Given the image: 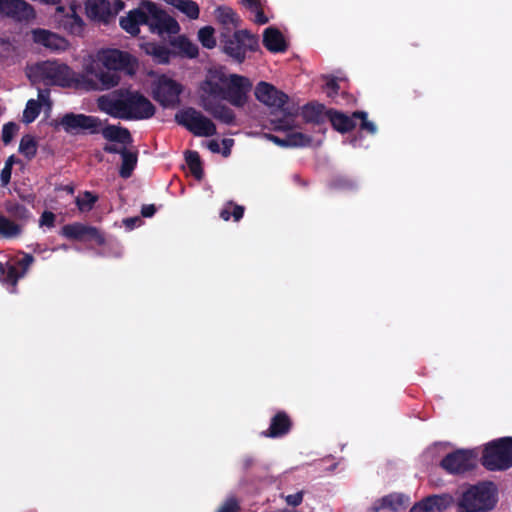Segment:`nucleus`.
Instances as JSON below:
<instances>
[{
    "mask_svg": "<svg viewBox=\"0 0 512 512\" xmlns=\"http://www.w3.org/2000/svg\"><path fill=\"white\" fill-rule=\"evenodd\" d=\"M98 107L108 115L124 120L149 119L155 114V106L138 91L120 88L98 98Z\"/></svg>",
    "mask_w": 512,
    "mask_h": 512,
    "instance_id": "nucleus-1",
    "label": "nucleus"
},
{
    "mask_svg": "<svg viewBox=\"0 0 512 512\" xmlns=\"http://www.w3.org/2000/svg\"><path fill=\"white\" fill-rule=\"evenodd\" d=\"M220 44L223 52L237 63H243L247 52H256L259 49V38L248 30H236L222 32Z\"/></svg>",
    "mask_w": 512,
    "mask_h": 512,
    "instance_id": "nucleus-2",
    "label": "nucleus"
},
{
    "mask_svg": "<svg viewBox=\"0 0 512 512\" xmlns=\"http://www.w3.org/2000/svg\"><path fill=\"white\" fill-rule=\"evenodd\" d=\"M496 504V488L492 483L469 487L459 500L461 512H486Z\"/></svg>",
    "mask_w": 512,
    "mask_h": 512,
    "instance_id": "nucleus-3",
    "label": "nucleus"
},
{
    "mask_svg": "<svg viewBox=\"0 0 512 512\" xmlns=\"http://www.w3.org/2000/svg\"><path fill=\"white\" fill-rule=\"evenodd\" d=\"M482 464L489 470H506L512 466V437L500 438L485 446Z\"/></svg>",
    "mask_w": 512,
    "mask_h": 512,
    "instance_id": "nucleus-4",
    "label": "nucleus"
},
{
    "mask_svg": "<svg viewBox=\"0 0 512 512\" xmlns=\"http://www.w3.org/2000/svg\"><path fill=\"white\" fill-rule=\"evenodd\" d=\"M175 121L197 137H211L217 133L214 122L193 107L177 112Z\"/></svg>",
    "mask_w": 512,
    "mask_h": 512,
    "instance_id": "nucleus-5",
    "label": "nucleus"
},
{
    "mask_svg": "<svg viewBox=\"0 0 512 512\" xmlns=\"http://www.w3.org/2000/svg\"><path fill=\"white\" fill-rule=\"evenodd\" d=\"M146 15L149 31L153 34L163 36L164 34L175 35L180 31V25L165 10L156 3L146 0Z\"/></svg>",
    "mask_w": 512,
    "mask_h": 512,
    "instance_id": "nucleus-6",
    "label": "nucleus"
},
{
    "mask_svg": "<svg viewBox=\"0 0 512 512\" xmlns=\"http://www.w3.org/2000/svg\"><path fill=\"white\" fill-rule=\"evenodd\" d=\"M34 71L37 76L49 85L70 87L74 84V72L64 63L57 61H44L36 64Z\"/></svg>",
    "mask_w": 512,
    "mask_h": 512,
    "instance_id": "nucleus-7",
    "label": "nucleus"
},
{
    "mask_svg": "<svg viewBox=\"0 0 512 512\" xmlns=\"http://www.w3.org/2000/svg\"><path fill=\"white\" fill-rule=\"evenodd\" d=\"M97 58L107 70L124 72L127 75H134L138 66L137 59L127 51L116 48L101 49Z\"/></svg>",
    "mask_w": 512,
    "mask_h": 512,
    "instance_id": "nucleus-8",
    "label": "nucleus"
},
{
    "mask_svg": "<svg viewBox=\"0 0 512 512\" xmlns=\"http://www.w3.org/2000/svg\"><path fill=\"white\" fill-rule=\"evenodd\" d=\"M36 17L34 7L25 0H0V18L29 23Z\"/></svg>",
    "mask_w": 512,
    "mask_h": 512,
    "instance_id": "nucleus-9",
    "label": "nucleus"
},
{
    "mask_svg": "<svg viewBox=\"0 0 512 512\" xmlns=\"http://www.w3.org/2000/svg\"><path fill=\"white\" fill-rule=\"evenodd\" d=\"M182 85L177 81L161 76L153 87L152 96L163 107H173L179 103Z\"/></svg>",
    "mask_w": 512,
    "mask_h": 512,
    "instance_id": "nucleus-10",
    "label": "nucleus"
},
{
    "mask_svg": "<svg viewBox=\"0 0 512 512\" xmlns=\"http://www.w3.org/2000/svg\"><path fill=\"white\" fill-rule=\"evenodd\" d=\"M59 124L67 133H77L81 130H87L91 134H96L100 131L101 121L95 116L70 112L63 115Z\"/></svg>",
    "mask_w": 512,
    "mask_h": 512,
    "instance_id": "nucleus-11",
    "label": "nucleus"
},
{
    "mask_svg": "<svg viewBox=\"0 0 512 512\" xmlns=\"http://www.w3.org/2000/svg\"><path fill=\"white\" fill-rule=\"evenodd\" d=\"M255 97L263 104L281 109L285 114L292 115L293 112L286 107L289 97L284 92L278 90L272 84L260 82L255 88Z\"/></svg>",
    "mask_w": 512,
    "mask_h": 512,
    "instance_id": "nucleus-12",
    "label": "nucleus"
},
{
    "mask_svg": "<svg viewBox=\"0 0 512 512\" xmlns=\"http://www.w3.org/2000/svg\"><path fill=\"white\" fill-rule=\"evenodd\" d=\"M251 88L248 78L233 74L230 76V83L225 87L223 100L228 101L235 107H243L247 102V93Z\"/></svg>",
    "mask_w": 512,
    "mask_h": 512,
    "instance_id": "nucleus-13",
    "label": "nucleus"
},
{
    "mask_svg": "<svg viewBox=\"0 0 512 512\" xmlns=\"http://www.w3.org/2000/svg\"><path fill=\"white\" fill-rule=\"evenodd\" d=\"M60 234L68 239L77 241L93 240L98 245L105 243L104 236L96 227L88 226L79 222L64 225Z\"/></svg>",
    "mask_w": 512,
    "mask_h": 512,
    "instance_id": "nucleus-14",
    "label": "nucleus"
},
{
    "mask_svg": "<svg viewBox=\"0 0 512 512\" xmlns=\"http://www.w3.org/2000/svg\"><path fill=\"white\" fill-rule=\"evenodd\" d=\"M440 465L451 474L463 473L473 468L474 456L468 450H457L446 455Z\"/></svg>",
    "mask_w": 512,
    "mask_h": 512,
    "instance_id": "nucleus-15",
    "label": "nucleus"
},
{
    "mask_svg": "<svg viewBox=\"0 0 512 512\" xmlns=\"http://www.w3.org/2000/svg\"><path fill=\"white\" fill-rule=\"evenodd\" d=\"M146 22V0L141 1L137 8L128 11L126 16L119 20L120 27L131 36H137L140 33V26Z\"/></svg>",
    "mask_w": 512,
    "mask_h": 512,
    "instance_id": "nucleus-16",
    "label": "nucleus"
},
{
    "mask_svg": "<svg viewBox=\"0 0 512 512\" xmlns=\"http://www.w3.org/2000/svg\"><path fill=\"white\" fill-rule=\"evenodd\" d=\"M201 106L203 109L212 115L216 120L226 124L233 125L236 120L234 111L228 106L209 99L205 96H200Z\"/></svg>",
    "mask_w": 512,
    "mask_h": 512,
    "instance_id": "nucleus-17",
    "label": "nucleus"
},
{
    "mask_svg": "<svg viewBox=\"0 0 512 512\" xmlns=\"http://www.w3.org/2000/svg\"><path fill=\"white\" fill-rule=\"evenodd\" d=\"M452 503L453 498L448 494L432 495L415 504L410 512H441Z\"/></svg>",
    "mask_w": 512,
    "mask_h": 512,
    "instance_id": "nucleus-18",
    "label": "nucleus"
},
{
    "mask_svg": "<svg viewBox=\"0 0 512 512\" xmlns=\"http://www.w3.org/2000/svg\"><path fill=\"white\" fill-rule=\"evenodd\" d=\"M33 38L36 43H39L52 51H65L69 46V43L65 38L45 29H35L33 31Z\"/></svg>",
    "mask_w": 512,
    "mask_h": 512,
    "instance_id": "nucleus-19",
    "label": "nucleus"
},
{
    "mask_svg": "<svg viewBox=\"0 0 512 512\" xmlns=\"http://www.w3.org/2000/svg\"><path fill=\"white\" fill-rule=\"evenodd\" d=\"M85 10L91 20L108 23L113 17V10L108 0H87Z\"/></svg>",
    "mask_w": 512,
    "mask_h": 512,
    "instance_id": "nucleus-20",
    "label": "nucleus"
},
{
    "mask_svg": "<svg viewBox=\"0 0 512 512\" xmlns=\"http://www.w3.org/2000/svg\"><path fill=\"white\" fill-rule=\"evenodd\" d=\"M100 71L101 68L99 67V64L95 61H90L84 64L83 71L81 73L74 72V84L86 89H96V80Z\"/></svg>",
    "mask_w": 512,
    "mask_h": 512,
    "instance_id": "nucleus-21",
    "label": "nucleus"
},
{
    "mask_svg": "<svg viewBox=\"0 0 512 512\" xmlns=\"http://www.w3.org/2000/svg\"><path fill=\"white\" fill-rule=\"evenodd\" d=\"M408 504L409 498L407 496L401 493H392L376 501L372 509L374 512H379L382 509L399 512L406 509Z\"/></svg>",
    "mask_w": 512,
    "mask_h": 512,
    "instance_id": "nucleus-22",
    "label": "nucleus"
},
{
    "mask_svg": "<svg viewBox=\"0 0 512 512\" xmlns=\"http://www.w3.org/2000/svg\"><path fill=\"white\" fill-rule=\"evenodd\" d=\"M263 45L271 53H283L288 45L279 29L268 27L263 32Z\"/></svg>",
    "mask_w": 512,
    "mask_h": 512,
    "instance_id": "nucleus-23",
    "label": "nucleus"
},
{
    "mask_svg": "<svg viewBox=\"0 0 512 512\" xmlns=\"http://www.w3.org/2000/svg\"><path fill=\"white\" fill-rule=\"evenodd\" d=\"M140 48L146 55L151 56L157 64H168L171 56L174 55L166 45L156 42H144L140 45Z\"/></svg>",
    "mask_w": 512,
    "mask_h": 512,
    "instance_id": "nucleus-24",
    "label": "nucleus"
},
{
    "mask_svg": "<svg viewBox=\"0 0 512 512\" xmlns=\"http://www.w3.org/2000/svg\"><path fill=\"white\" fill-rule=\"evenodd\" d=\"M327 119L332 127L340 133L350 132L356 127V118L353 117V114L348 116L343 112L329 109L327 110Z\"/></svg>",
    "mask_w": 512,
    "mask_h": 512,
    "instance_id": "nucleus-25",
    "label": "nucleus"
},
{
    "mask_svg": "<svg viewBox=\"0 0 512 512\" xmlns=\"http://www.w3.org/2000/svg\"><path fill=\"white\" fill-rule=\"evenodd\" d=\"M5 212L9 215V218L22 227L26 225L32 218L31 211L23 204L15 200H6L3 204Z\"/></svg>",
    "mask_w": 512,
    "mask_h": 512,
    "instance_id": "nucleus-26",
    "label": "nucleus"
},
{
    "mask_svg": "<svg viewBox=\"0 0 512 512\" xmlns=\"http://www.w3.org/2000/svg\"><path fill=\"white\" fill-rule=\"evenodd\" d=\"M302 118L306 123L322 125L327 118L325 106L320 103H307L302 107Z\"/></svg>",
    "mask_w": 512,
    "mask_h": 512,
    "instance_id": "nucleus-27",
    "label": "nucleus"
},
{
    "mask_svg": "<svg viewBox=\"0 0 512 512\" xmlns=\"http://www.w3.org/2000/svg\"><path fill=\"white\" fill-rule=\"evenodd\" d=\"M101 134L107 141L117 142L123 145H129L133 141L130 131L121 126L109 124L101 130Z\"/></svg>",
    "mask_w": 512,
    "mask_h": 512,
    "instance_id": "nucleus-28",
    "label": "nucleus"
},
{
    "mask_svg": "<svg viewBox=\"0 0 512 512\" xmlns=\"http://www.w3.org/2000/svg\"><path fill=\"white\" fill-rule=\"evenodd\" d=\"M215 17L217 21L223 25L227 31L231 30V27H238L240 25V18L237 13L228 6H219L215 10Z\"/></svg>",
    "mask_w": 512,
    "mask_h": 512,
    "instance_id": "nucleus-29",
    "label": "nucleus"
},
{
    "mask_svg": "<svg viewBox=\"0 0 512 512\" xmlns=\"http://www.w3.org/2000/svg\"><path fill=\"white\" fill-rule=\"evenodd\" d=\"M22 234V225L0 213V238L12 239Z\"/></svg>",
    "mask_w": 512,
    "mask_h": 512,
    "instance_id": "nucleus-30",
    "label": "nucleus"
},
{
    "mask_svg": "<svg viewBox=\"0 0 512 512\" xmlns=\"http://www.w3.org/2000/svg\"><path fill=\"white\" fill-rule=\"evenodd\" d=\"M122 163L119 169L120 177L127 179L131 177L134 169L136 168L138 161L137 152H132L123 147V151L121 154Z\"/></svg>",
    "mask_w": 512,
    "mask_h": 512,
    "instance_id": "nucleus-31",
    "label": "nucleus"
},
{
    "mask_svg": "<svg viewBox=\"0 0 512 512\" xmlns=\"http://www.w3.org/2000/svg\"><path fill=\"white\" fill-rule=\"evenodd\" d=\"M62 26L68 33L81 36L84 32L85 24L83 19L72 9V13L66 15L62 20Z\"/></svg>",
    "mask_w": 512,
    "mask_h": 512,
    "instance_id": "nucleus-32",
    "label": "nucleus"
},
{
    "mask_svg": "<svg viewBox=\"0 0 512 512\" xmlns=\"http://www.w3.org/2000/svg\"><path fill=\"white\" fill-rule=\"evenodd\" d=\"M171 45L179 50L182 56L195 58L198 56L199 50L197 45L192 43L187 37L179 36L171 41Z\"/></svg>",
    "mask_w": 512,
    "mask_h": 512,
    "instance_id": "nucleus-33",
    "label": "nucleus"
},
{
    "mask_svg": "<svg viewBox=\"0 0 512 512\" xmlns=\"http://www.w3.org/2000/svg\"><path fill=\"white\" fill-rule=\"evenodd\" d=\"M185 161L194 178L201 180L204 176V171L199 153L197 151L187 150L185 152Z\"/></svg>",
    "mask_w": 512,
    "mask_h": 512,
    "instance_id": "nucleus-34",
    "label": "nucleus"
},
{
    "mask_svg": "<svg viewBox=\"0 0 512 512\" xmlns=\"http://www.w3.org/2000/svg\"><path fill=\"white\" fill-rule=\"evenodd\" d=\"M200 89L202 91L201 96L213 100L216 98L223 100L225 87L216 81L207 78L201 83Z\"/></svg>",
    "mask_w": 512,
    "mask_h": 512,
    "instance_id": "nucleus-35",
    "label": "nucleus"
},
{
    "mask_svg": "<svg viewBox=\"0 0 512 512\" xmlns=\"http://www.w3.org/2000/svg\"><path fill=\"white\" fill-rule=\"evenodd\" d=\"M23 276V273H21L15 265L0 261V279L3 282L15 286L18 280Z\"/></svg>",
    "mask_w": 512,
    "mask_h": 512,
    "instance_id": "nucleus-36",
    "label": "nucleus"
},
{
    "mask_svg": "<svg viewBox=\"0 0 512 512\" xmlns=\"http://www.w3.org/2000/svg\"><path fill=\"white\" fill-rule=\"evenodd\" d=\"M37 148V142L32 135L26 134L21 138L19 152L28 160H31L36 156Z\"/></svg>",
    "mask_w": 512,
    "mask_h": 512,
    "instance_id": "nucleus-37",
    "label": "nucleus"
},
{
    "mask_svg": "<svg viewBox=\"0 0 512 512\" xmlns=\"http://www.w3.org/2000/svg\"><path fill=\"white\" fill-rule=\"evenodd\" d=\"M262 2L263 0H242L248 9L255 13L254 22L259 25H264L269 21L264 13Z\"/></svg>",
    "mask_w": 512,
    "mask_h": 512,
    "instance_id": "nucleus-38",
    "label": "nucleus"
},
{
    "mask_svg": "<svg viewBox=\"0 0 512 512\" xmlns=\"http://www.w3.org/2000/svg\"><path fill=\"white\" fill-rule=\"evenodd\" d=\"M288 418H273L270 428L265 433L268 437H278L285 434L290 429Z\"/></svg>",
    "mask_w": 512,
    "mask_h": 512,
    "instance_id": "nucleus-39",
    "label": "nucleus"
},
{
    "mask_svg": "<svg viewBox=\"0 0 512 512\" xmlns=\"http://www.w3.org/2000/svg\"><path fill=\"white\" fill-rule=\"evenodd\" d=\"M97 82L101 83L103 89H110L119 84L120 76L116 71H104L103 69H101L100 73H98L96 83Z\"/></svg>",
    "mask_w": 512,
    "mask_h": 512,
    "instance_id": "nucleus-40",
    "label": "nucleus"
},
{
    "mask_svg": "<svg viewBox=\"0 0 512 512\" xmlns=\"http://www.w3.org/2000/svg\"><path fill=\"white\" fill-rule=\"evenodd\" d=\"M98 201V196L90 191H85L81 196L75 200L76 206L81 212H89L93 209L95 203Z\"/></svg>",
    "mask_w": 512,
    "mask_h": 512,
    "instance_id": "nucleus-41",
    "label": "nucleus"
},
{
    "mask_svg": "<svg viewBox=\"0 0 512 512\" xmlns=\"http://www.w3.org/2000/svg\"><path fill=\"white\" fill-rule=\"evenodd\" d=\"M244 215V207L228 202L227 205L221 210L220 217L224 221L230 220L233 217L235 222L239 221Z\"/></svg>",
    "mask_w": 512,
    "mask_h": 512,
    "instance_id": "nucleus-42",
    "label": "nucleus"
},
{
    "mask_svg": "<svg viewBox=\"0 0 512 512\" xmlns=\"http://www.w3.org/2000/svg\"><path fill=\"white\" fill-rule=\"evenodd\" d=\"M40 111L41 104L37 100H28L23 111V122L26 124L32 123L39 116Z\"/></svg>",
    "mask_w": 512,
    "mask_h": 512,
    "instance_id": "nucleus-43",
    "label": "nucleus"
},
{
    "mask_svg": "<svg viewBox=\"0 0 512 512\" xmlns=\"http://www.w3.org/2000/svg\"><path fill=\"white\" fill-rule=\"evenodd\" d=\"M286 137L288 147H306L312 143V137L302 132H291Z\"/></svg>",
    "mask_w": 512,
    "mask_h": 512,
    "instance_id": "nucleus-44",
    "label": "nucleus"
},
{
    "mask_svg": "<svg viewBox=\"0 0 512 512\" xmlns=\"http://www.w3.org/2000/svg\"><path fill=\"white\" fill-rule=\"evenodd\" d=\"M198 38L202 46L207 49H212L216 46V39L214 37V29L211 26H205L198 32Z\"/></svg>",
    "mask_w": 512,
    "mask_h": 512,
    "instance_id": "nucleus-45",
    "label": "nucleus"
},
{
    "mask_svg": "<svg viewBox=\"0 0 512 512\" xmlns=\"http://www.w3.org/2000/svg\"><path fill=\"white\" fill-rule=\"evenodd\" d=\"M178 9L186 14L190 19H197L199 17V6L192 0H180L177 5Z\"/></svg>",
    "mask_w": 512,
    "mask_h": 512,
    "instance_id": "nucleus-46",
    "label": "nucleus"
},
{
    "mask_svg": "<svg viewBox=\"0 0 512 512\" xmlns=\"http://www.w3.org/2000/svg\"><path fill=\"white\" fill-rule=\"evenodd\" d=\"M367 116V112L365 111L353 112V117L361 120L360 129L368 132L371 135H374L377 132V126L373 122L369 121Z\"/></svg>",
    "mask_w": 512,
    "mask_h": 512,
    "instance_id": "nucleus-47",
    "label": "nucleus"
},
{
    "mask_svg": "<svg viewBox=\"0 0 512 512\" xmlns=\"http://www.w3.org/2000/svg\"><path fill=\"white\" fill-rule=\"evenodd\" d=\"M17 130L18 126L14 122L4 124L2 129V141L4 144H9L12 141Z\"/></svg>",
    "mask_w": 512,
    "mask_h": 512,
    "instance_id": "nucleus-48",
    "label": "nucleus"
},
{
    "mask_svg": "<svg viewBox=\"0 0 512 512\" xmlns=\"http://www.w3.org/2000/svg\"><path fill=\"white\" fill-rule=\"evenodd\" d=\"M56 216L51 211H44L40 217L39 225L41 227L46 226L48 228H52L55 226Z\"/></svg>",
    "mask_w": 512,
    "mask_h": 512,
    "instance_id": "nucleus-49",
    "label": "nucleus"
},
{
    "mask_svg": "<svg viewBox=\"0 0 512 512\" xmlns=\"http://www.w3.org/2000/svg\"><path fill=\"white\" fill-rule=\"evenodd\" d=\"M34 260L35 259L31 254L23 253V257L17 261V265L21 268V273H23V275L26 274Z\"/></svg>",
    "mask_w": 512,
    "mask_h": 512,
    "instance_id": "nucleus-50",
    "label": "nucleus"
},
{
    "mask_svg": "<svg viewBox=\"0 0 512 512\" xmlns=\"http://www.w3.org/2000/svg\"><path fill=\"white\" fill-rule=\"evenodd\" d=\"M11 175L12 169L9 166L4 165L0 173V181L2 187H6L10 183Z\"/></svg>",
    "mask_w": 512,
    "mask_h": 512,
    "instance_id": "nucleus-51",
    "label": "nucleus"
},
{
    "mask_svg": "<svg viewBox=\"0 0 512 512\" xmlns=\"http://www.w3.org/2000/svg\"><path fill=\"white\" fill-rule=\"evenodd\" d=\"M237 503L234 499L226 500L216 512H236Z\"/></svg>",
    "mask_w": 512,
    "mask_h": 512,
    "instance_id": "nucleus-52",
    "label": "nucleus"
},
{
    "mask_svg": "<svg viewBox=\"0 0 512 512\" xmlns=\"http://www.w3.org/2000/svg\"><path fill=\"white\" fill-rule=\"evenodd\" d=\"M286 500V503L288 505H291V506H298L302 503V500H303V493L302 492H298V493H295V494H291V495H288L286 496L285 498Z\"/></svg>",
    "mask_w": 512,
    "mask_h": 512,
    "instance_id": "nucleus-53",
    "label": "nucleus"
},
{
    "mask_svg": "<svg viewBox=\"0 0 512 512\" xmlns=\"http://www.w3.org/2000/svg\"><path fill=\"white\" fill-rule=\"evenodd\" d=\"M157 208L154 204H144L141 207V216L144 218H150L155 215Z\"/></svg>",
    "mask_w": 512,
    "mask_h": 512,
    "instance_id": "nucleus-54",
    "label": "nucleus"
},
{
    "mask_svg": "<svg viewBox=\"0 0 512 512\" xmlns=\"http://www.w3.org/2000/svg\"><path fill=\"white\" fill-rule=\"evenodd\" d=\"M326 86H327V88H328V90H329V91L327 92V95H328L329 97H334L335 95H337V94H338L339 89H340V86H339V84H338V82H337V80H336V79H334V78H333V79H331L330 81H328V82L326 83Z\"/></svg>",
    "mask_w": 512,
    "mask_h": 512,
    "instance_id": "nucleus-55",
    "label": "nucleus"
},
{
    "mask_svg": "<svg viewBox=\"0 0 512 512\" xmlns=\"http://www.w3.org/2000/svg\"><path fill=\"white\" fill-rule=\"evenodd\" d=\"M266 137L272 141L273 143H275L276 145L280 146V147H288V141H287V137L285 138H280L276 135H273V134H266Z\"/></svg>",
    "mask_w": 512,
    "mask_h": 512,
    "instance_id": "nucleus-56",
    "label": "nucleus"
},
{
    "mask_svg": "<svg viewBox=\"0 0 512 512\" xmlns=\"http://www.w3.org/2000/svg\"><path fill=\"white\" fill-rule=\"evenodd\" d=\"M336 185L343 189H352L355 187V183L352 180L345 178L338 179Z\"/></svg>",
    "mask_w": 512,
    "mask_h": 512,
    "instance_id": "nucleus-57",
    "label": "nucleus"
},
{
    "mask_svg": "<svg viewBox=\"0 0 512 512\" xmlns=\"http://www.w3.org/2000/svg\"><path fill=\"white\" fill-rule=\"evenodd\" d=\"M49 96H50V91L49 89H40L39 92H38V102L39 103H43V104H49L50 103V100H49Z\"/></svg>",
    "mask_w": 512,
    "mask_h": 512,
    "instance_id": "nucleus-58",
    "label": "nucleus"
},
{
    "mask_svg": "<svg viewBox=\"0 0 512 512\" xmlns=\"http://www.w3.org/2000/svg\"><path fill=\"white\" fill-rule=\"evenodd\" d=\"M141 222L139 217H130L123 220L124 225L128 229H133Z\"/></svg>",
    "mask_w": 512,
    "mask_h": 512,
    "instance_id": "nucleus-59",
    "label": "nucleus"
},
{
    "mask_svg": "<svg viewBox=\"0 0 512 512\" xmlns=\"http://www.w3.org/2000/svg\"><path fill=\"white\" fill-rule=\"evenodd\" d=\"M103 150L106 152V153H110V154H122V151H123V148H119L117 147L116 145H113V144H106L104 147H103Z\"/></svg>",
    "mask_w": 512,
    "mask_h": 512,
    "instance_id": "nucleus-60",
    "label": "nucleus"
},
{
    "mask_svg": "<svg viewBox=\"0 0 512 512\" xmlns=\"http://www.w3.org/2000/svg\"><path fill=\"white\" fill-rule=\"evenodd\" d=\"M208 148L213 153H219L220 152V145L216 140H211L208 143Z\"/></svg>",
    "mask_w": 512,
    "mask_h": 512,
    "instance_id": "nucleus-61",
    "label": "nucleus"
},
{
    "mask_svg": "<svg viewBox=\"0 0 512 512\" xmlns=\"http://www.w3.org/2000/svg\"><path fill=\"white\" fill-rule=\"evenodd\" d=\"M124 6H125V4L121 0L115 1L113 16L116 15L120 10H122L124 8Z\"/></svg>",
    "mask_w": 512,
    "mask_h": 512,
    "instance_id": "nucleus-62",
    "label": "nucleus"
},
{
    "mask_svg": "<svg viewBox=\"0 0 512 512\" xmlns=\"http://www.w3.org/2000/svg\"><path fill=\"white\" fill-rule=\"evenodd\" d=\"M233 142L232 139H224L223 144L225 145L223 155L228 156L230 154V148L228 147V144H231Z\"/></svg>",
    "mask_w": 512,
    "mask_h": 512,
    "instance_id": "nucleus-63",
    "label": "nucleus"
},
{
    "mask_svg": "<svg viewBox=\"0 0 512 512\" xmlns=\"http://www.w3.org/2000/svg\"><path fill=\"white\" fill-rule=\"evenodd\" d=\"M18 162V160L15 158L14 155H11L7 158V160L5 161V166H9L11 169L13 168V165Z\"/></svg>",
    "mask_w": 512,
    "mask_h": 512,
    "instance_id": "nucleus-64",
    "label": "nucleus"
}]
</instances>
